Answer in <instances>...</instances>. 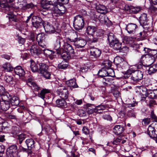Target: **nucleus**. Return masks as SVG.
I'll return each mask as SVG.
<instances>
[{"label":"nucleus","instance_id":"obj_1","mask_svg":"<svg viewBox=\"0 0 157 157\" xmlns=\"http://www.w3.org/2000/svg\"><path fill=\"white\" fill-rule=\"evenodd\" d=\"M77 35L73 33L68 40L71 42H74L75 45L78 48H82L86 44V41L83 39L77 37Z\"/></svg>","mask_w":157,"mask_h":157},{"label":"nucleus","instance_id":"obj_2","mask_svg":"<svg viewBox=\"0 0 157 157\" xmlns=\"http://www.w3.org/2000/svg\"><path fill=\"white\" fill-rule=\"evenodd\" d=\"M54 37L53 40V46L54 49L56 51L57 53H60L61 41L62 40V38L60 34L57 32H56L53 35Z\"/></svg>","mask_w":157,"mask_h":157},{"label":"nucleus","instance_id":"obj_3","mask_svg":"<svg viewBox=\"0 0 157 157\" xmlns=\"http://www.w3.org/2000/svg\"><path fill=\"white\" fill-rule=\"evenodd\" d=\"M73 25L76 30L82 29L84 26V22L82 16L78 15L74 17Z\"/></svg>","mask_w":157,"mask_h":157},{"label":"nucleus","instance_id":"obj_4","mask_svg":"<svg viewBox=\"0 0 157 157\" xmlns=\"http://www.w3.org/2000/svg\"><path fill=\"white\" fill-rule=\"evenodd\" d=\"M39 66L38 71L46 79H49L51 75L48 71V66L45 64L42 63H39Z\"/></svg>","mask_w":157,"mask_h":157},{"label":"nucleus","instance_id":"obj_5","mask_svg":"<svg viewBox=\"0 0 157 157\" xmlns=\"http://www.w3.org/2000/svg\"><path fill=\"white\" fill-rule=\"evenodd\" d=\"M57 93L62 99H66L68 98L69 93L68 90L64 86H59L58 87Z\"/></svg>","mask_w":157,"mask_h":157},{"label":"nucleus","instance_id":"obj_6","mask_svg":"<svg viewBox=\"0 0 157 157\" xmlns=\"http://www.w3.org/2000/svg\"><path fill=\"white\" fill-rule=\"evenodd\" d=\"M31 21L32 25L36 28H38L42 26L44 23V22L41 18L35 16H33Z\"/></svg>","mask_w":157,"mask_h":157},{"label":"nucleus","instance_id":"obj_7","mask_svg":"<svg viewBox=\"0 0 157 157\" xmlns=\"http://www.w3.org/2000/svg\"><path fill=\"white\" fill-rule=\"evenodd\" d=\"M143 77V73L141 71L138 70L133 71L131 78L133 81L138 82L141 80Z\"/></svg>","mask_w":157,"mask_h":157},{"label":"nucleus","instance_id":"obj_8","mask_svg":"<svg viewBox=\"0 0 157 157\" xmlns=\"http://www.w3.org/2000/svg\"><path fill=\"white\" fill-rule=\"evenodd\" d=\"M17 147L15 145L10 146L7 149V155L9 157H14L17 155Z\"/></svg>","mask_w":157,"mask_h":157},{"label":"nucleus","instance_id":"obj_9","mask_svg":"<svg viewBox=\"0 0 157 157\" xmlns=\"http://www.w3.org/2000/svg\"><path fill=\"white\" fill-rule=\"evenodd\" d=\"M37 41L40 46L43 48L46 47L44 43L45 42V36L44 33H39L37 35L36 38Z\"/></svg>","mask_w":157,"mask_h":157},{"label":"nucleus","instance_id":"obj_10","mask_svg":"<svg viewBox=\"0 0 157 157\" xmlns=\"http://www.w3.org/2000/svg\"><path fill=\"white\" fill-rule=\"evenodd\" d=\"M147 132L151 138L153 139L157 137V131L152 125L149 126Z\"/></svg>","mask_w":157,"mask_h":157},{"label":"nucleus","instance_id":"obj_11","mask_svg":"<svg viewBox=\"0 0 157 157\" xmlns=\"http://www.w3.org/2000/svg\"><path fill=\"white\" fill-rule=\"evenodd\" d=\"M30 50L32 56H38L41 53V49L36 45H32Z\"/></svg>","mask_w":157,"mask_h":157},{"label":"nucleus","instance_id":"obj_12","mask_svg":"<svg viewBox=\"0 0 157 157\" xmlns=\"http://www.w3.org/2000/svg\"><path fill=\"white\" fill-rule=\"evenodd\" d=\"M40 6L43 8V9L47 10L48 9L51 10L50 9L54 7V5L51 4V2L47 1L46 0H40Z\"/></svg>","mask_w":157,"mask_h":157},{"label":"nucleus","instance_id":"obj_13","mask_svg":"<svg viewBox=\"0 0 157 157\" xmlns=\"http://www.w3.org/2000/svg\"><path fill=\"white\" fill-rule=\"evenodd\" d=\"M137 28V26L136 24L130 23L126 25V29L129 33L134 34Z\"/></svg>","mask_w":157,"mask_h":157},{"label":"nucleus","instance_id":"obj_14","mask_svg":"<svg viewBox=\"0 0 157 157\" xmlns=\"http://www.w3.org/2000/svg\"><path fill=\"white\" fill-rule=\"evenodd\" d=\"M90 51L91 55L96 58L99 57L101 54L100 50L94 47H91L90 49Z\"/></svg>","mask_w":157,"mask_h":157},{"label":"nucleus","instance_id":"obj_15","mask_svg":"<svg viewBox=\"0 0 157 157\" xmlns=\"http://www.w3.org/2000/svg\"><path fill=\"white\" fill-rule=\"evenodd\" d=\"M27 84L32 88H33L35 90H38L40 89V87L37 84L34 82L31 78H29L27 81Z\"/></svg>","mask_w":157,"mask_h":157},{"label":"nucleus","instance_id":"obj_16","mask_svg":"<svg viewBox=\"0 0 157 157\" xmlns=\"http://www.w3.org/2000/svg\"><path fill=\"white\" fill-rule=\"evenodd\" d=\"M60 52L57 54L61 55L62 58L65 60H69L73 56L74 54H70L69 52L63 51L62 49L60 50Z\"/></svg>","mask_w":157,"mask_h":157},{"label":"nucleus","instance_id":"obj_17","mask_svg":"<svg viewBox=\"0 0 157 157\" xmlns=\"http://www.w3.org/2000/svg\"><path fill=\"white\" fill-rule=\"evenodd\" d=\"M109 44L110 47L113 48L115 50H118L121 47V44L117 39L112 42H110Z\"/></svg>","mask_w":157,"mask_h":157},{"label":"nucleus","instance_id":"obj_18","mask_svg":"<svg viewBox=\"0 0 157 157\" xmlns=\"http://www.w3.org/2000/svg\"><path fill=\"white\" fill-rule=\"evenodd\" d=\"M124 131L123 127L118 125H115L113 129L114 133L117 135L121 134Z\"/></svg>","mask_w":157,"mask_h":157},{"label":"nucleus","instance_id":"obj_19","mask_svg":"<svg viewBox=\"0 0 157 157\" xmlns=\"http://www.w3.org/2000/svg\"><path fill=\"white\" fill-rule=\"evenodd\" d=\"M46 31L55 33V31L54 29V27L52 25L48 22H44L43 25Z\"/></svg>","mask_w":157,"mask_h":157},{"label":"nucleus","instance_id":"obj_20","mask_svg":"<svg viewBox=\"0 0 157 157\" xmlns=\"http://www.w3.org/2000/svg\"><path fill=\"white\" fill-rule=\"evenodd\" d=\"M57 6H54V7H52V8L50 9L51 10L53 11L52 14L53 16L58 17L62 15L64 13L63 12H62L58 8Z\"/></svg>","mask_w":157,"mask_h":157},{"label":"nucleus","instance_id":"obj_21","mask_svg":"<svg viewBox=\"0 0 157 157\" xmlns=\"http://www.w3.org/2000/svg\"><path fill=\"white\" fill-rule=\"evenodd\" d=\"M61 49L63 51L70 53V54H74V49L72 46L68 43H65L63 48Z\"/></svg>","mask_w":157,"mask_h":157},{"label":"nucleus","instance_id":"obj_22","mask_svg":"<svg viewBox=\"0 0 157 157\" xmlns=\"http://www.w3.org/2000/svg\"><path fill=\"white\" fill-rule=\"evenodd\" d=\"M10 106V103L8 101H2L0 103V109L3 111L7 110Z\"/></svg>","mask_w":157,"mask_h":157},{"label":"nucleus","instance_id":"obj_23","mask_svg":"<svg viewBox=\"0 0 157 157\" xmlns=\"http://www.w3.org/2000/svg\"><path fill=\"white\" fill-rule=\"evenodd\" d=\"M15 73L20 77L23 76L25 74V72L23 69L20 66L16 67L14 69Z\"/></svg>","mask_w":157,"mask_h":157},{"label":"nucleus","instance_id":"obj_24","mask_svg":"<svg viewBox=\"0 0 157 157\" xmlns=\"http://www.w3.org/2000/svg\"><path fill=\"white\" fill-rule=\"evenodd\" d=\"M147 96L151 98H157V90H147Z\"/></svg>","mask_w":157,"mask_h":157},{"label":"nucleus","instance_id":"obj_25","mask_svg":"<svg viewBox=\"0 0 157 157\" xmlns=\"http://www.w3.org/2000/svg\"><path fill=\"white\" fill-rule=\"evenodd\" d=\"M25 143L29 150H31L34 148V141L32 139H28L25 141Z\"/></svg>","mask_w":157,"mask_h":157},{"label":"nucleus","instance_id":"obj_26","mask_svg":"<svg viewBox=\"0 0 157 157\" xmlns=\"http://www.w3.org/2000/svg\"><path fill=\"white\" fill-rule=\"evenodd\" d=\"M26 3V2L25 0H18L17 4L19 6L17 7L13 6V7L16 9L20 8L23 10H25Z\"/></svg>","mask_w":157,"mask_h":157},{"label":"nucleus","instance_id":"obj_27","mask_svg":"<svg viewBox=\"0 0 157 157\" xmlns=\"http://www.w3.org/2000/svg\"><path fill=\"white\" fill-rule=\"evenodd\" d=\"M96 9L98 12L102 14H105L107 12L106 7L101 5H98L96 6Z\"/></svg>","mask_w":157,"mask_h":157},{"label":"nucleus","instance_id":"obj_28","mask_svg":"<svg viewBox=\"0 0 157 157\" xmlns=\"http://www.w3.org/2000/svg\"><path fill=\"white\" fill-rule=\"evenodd\" d=\"M140 24L144 25L147 24V14L145 13L142 14L140 17Z\"/></svg>","mask_w":157,"mask_h":157},{"label":"nucleus","instance_id":"obj_29","mask_svg":"<svg viewBox=\"0 0 157 157\" xmlns=\"http://www.w3.org/2000/svg\"><path fill=\"white\" fill-rule=\"evenodd\" d=\"M66 84L68 86L72 87L73 88L78 87L76 84L75 80V79H71L67 81Z\"/></svg>","mask_w":157,"mask_h":157},{"label":"nucleus","instance_id":"obj_30","mask_svg":"<svg viewBox=\"0 0 157 157\" xmlns=\"http://www.w3.org/2000/svg\"><path fill=\"white\" fill-rule=\"evenodd\" d=\"M96 28L92 26H89L86 28V32L88 34L92 36L96 31Z\"/></svg>","mask_w":157,"mask_h":157},{"label":"nucleus","instance_id":"obj_31","mask_svg":"<svg viewBox=\"0 0 157 157\" xmlns=\"http://www.w3.org/2000/svg\"><path fill=\"white\" fill-rule=\"evenodd\" d=\"M65 100L61 98L57 99L56 102V105L58 107H64L66 105V102Z\"/></svg>","mask_w":157,"mask_h":157},{"label":"nucleus","instance_id":"obj_32","mask_svg":"<svg viewBox=\"0 0 157 157\" xmlns=\"http://www.w3.org/2000/svg\"><path fill=\"white\" fill-rule=\"evenodd\" d=\"M9 102L12 106H14L18 105L20 103L18 98L16 97H11Z\"/></svg>","mask_w":157,"mask_h":157},{"label":"nucleus","instance_id":"obj_33","mask_svg":"<svg viewBox=\"0 0 157 157\" xmlns=\"http://www.w3.org/2000/svg\"><path fill=\"white\" fill-rule=\"evenodd\" d=\"M50 91L49 90L46 89H43L38 94V96L43 99H44L46 94L49 93Z\"/></svg>","mask_w":157,"mask_h":157},{"label":"nucleus","instance_id":"obj_34","mask_svg":"<svg viewBox=\"0 0 157 157\" xmlns=\"http://www.w3.org/2000/svg\"><path fill=\"white\" fill-rule=\"evenodd\" d=\"M115 61L117 65H120V66L123 65V63H125V61L123 58L118 56L115 58Z\"/></svg>","mask_w":157,"mask_h":157},{"label":"nucleus","instance_id":"obj_35","mask_svg":"<svg viewBox=\"0 0 157 157\" xmlns=\"http://www.w3.org/2000/svg\"><path fill=\"white\" fill-rule=\"evenodd\" d=\"M112 62L108 60H104L102 63V65L104 67L102 68L104 69H108L110 68L111 66Z\"/></svg>","mask_w":157,"mask_h":157},{"label":"nucleus","instance_id":"obj_36","mask_svg":"<svg viewBox=\"0 0 157 157\" xmlns=\"http://www.w3.org/2000/svg\"><path fill=\"white\" fill-rule=\"evenodd\" d=\"M30 68L33 72H36L39 70V67L38 65L34 61L31 60Z\"/></svg>","mask_w":157,"mask_h":157},{"label":"nucleus","instance_id":"obj_37","mask_svg":"<svg viewBox=\"0 0 157 157\" xmlns=\"http://www.w3.org/2000/svg\"><path fill=\"white\" fill-rule=\"evenodd\" d=\"M157 71V64H153L151 66L148 70L149 74L151 75L155 73Z\"/></svg>","mask_w":157,"mask_h":157},{"label":"nucleus","instance_id":"obj_38","mask_svg":"<svg viewBox=\"0 0 157 157\" xmlns=\"http://www.w3.org/2000/svg\"><path fill=\"white\" fill-rule=\"evenodd\" d=\"M108 72L109 71H107L105 69H104V68H102V70L99 71L98 74L101 77H105L107 76H108Z\"/></svg>","mask_w":157,"mask_h":157},{"label":"nucleus","instance_id":"obj_39","mask_svg":"<svg viewBox=\"0 0 157 157\" xmlns=\"http://www.w3.org/2000/svg\"><path fill=\"white\" fill-rule=\"evenodd\" d=\"M144 50L146 53L152 56L155 55L157 53V51L155 49L151 50L148 48H144Z\"/></svg>","mask_w":157,"mask_h":157},{"label":"nucleus","instance_id":"obj_40","mask_svg":"<svg viewBox=\"0 0 157 157\" xmlns=\"http://www.w3.org/2000/svg\"><path fill=\"white\" fill-rule=\"evenodd\" d=\"M99 20L100 22L106 25H107L108 22L109 21L107 18H105V15L99 16Z\"/></svg>","mask_w":157,"mask_h":157},{"label":"nucleus","instance_id":"obj_41","mask_svg":"<svg viewBox=\"0 0 157 157\" xmlns=\"http://www.w3.org/2000/svg\"><path fill=\"white\" fill-rule=\"evenodd\" d=\"M3 68L8 71H13V67L10 63H6L3 66Z\"/></svg>","mask_w":157,"mask_h":157},{"label":"nucleus","instance_id":"obj_42","mask_svg":"<svg viewBox=\"0 0 157 157\" xmlns=\"http://www.w3.org/2000/svg\"><path fill=\"white\" fill-rule=\"evenodd\" d=\"M4 80L6 82L10 83V84H13L14 82L13 77L11 76L6 75L4 77Z\"/></svg>","mask_w":157,"mask_h":157},{"label":"nucleus","instance_id":"obj_43","mask_svg":"<svg viewBox=\"0 0 157 157\" xmlns=\"http://www.w3.org/2000/svg\"><path fill=\"white\" fill-rule=\"evenodd\" d=\"M0 6L2 8H6V10L7 11L10 10L12 8V7L10 6L8 3L5 2L0 3Z\"/></svg>","mask_w":157,"mask_h":157},{"label":"nucleus","instance_id":"obj_44","mask_svg":"<svg viewBox=\"0 0 157 157\" xmlns=\"http://www.w3.org/2000/svg\"><path fill=\"white\" fill-rule=\"evenodd\" d=\"M130 9L132 12L134 14L138 13L141 9L140 6L134 7L133 6H131Z\"/></svg>","mask_w":157,"mask_h":157},{"label":"nucleus","instance_id":"obj_45","mask_svg":"<svg viewBox=\"0 0 157 157\" xmlns=\"http://www.w3.org/2000/svg\"><path fill=\"white\" fill-rule=\"evenodd\" d=\"M116 39H117V38L115 37V36L113 33H109L108 36V40L109 43L110 42H112L115 40Z\"/></svg>","mask_w":157,"mask_h":157},{"label":"nucleus","instance_id":"obj_46","mask_svg":"<svg viewBox=\"0 0 157 157\" xmlns=\"http://www.w3.org/2000/svg\"><path fill=\"white\" fill-rule=\"evenodd\" d=\"M111 92L114 96L116 98H119L120 97V94L119 92L116 89H112Z\"/></svg>","mask_w":157,"mask_h":157},{"label":"nucleus","instance_id":"obj_47","mask_svg":"<svg viewBox=\"0 0 157 157\" xmlns=\"http://www.w3.org/2000/svg\"><path fill=\"white\" fill-rule=\"evenodd\" d=\"M2 96V99L4 100V101H10L11 97L10 96V95L8 93H4Z\"/></svg>","mask_w":157,"mask_h":157},{"label":"nucleus","instance_id":"obj_48","mask_svg":"<svg viewBox=\"0 0 157 157\" xmlns=\"http://www.w3.org/2000/svg\"><path fill=\"white\" fill-rule=\"evenodd\" d=\"M109 77V76H107L103 78L105 81L108 83V85H110L113 83V79Z\"/></svg>","mask_w":157,"mask_h":157},{"label":"nucleus","instance_id":"obj_49","mask_svg":"<svg viewBox=\"0 0 157 157\" xmlns=\"http://www.w3.org/2000/svg\"><path fill=\"white\" fill-rule=\"evenodd\" d=\"M107 107L106 105H101L95 107L96 113L98 112V111L101 110H103Z\"/></svg>","mask_w":157,"mask_h":157},{"label":"nucleus","instance_id":"obj_50","mask_svg":"<svg viewBox=\"0 0 157 157\" xmlns=\"http://www.w3.org/2000/svg\"><path fill=\"white\" fill-rule=\"evenodd\" d=\"M25 138V135L23 134H20L18 136V139L19 140V143L20 144H21Z\"/></svg>","mask_w":157,"mask_h":157},{"label":"nucleus","instance_id":"obj_51","mask_svg":"<svg viewBox=\"0 0 157 157\" xmlns=\"http://www.w3.org/2000/svg\"><path fill=\"white\" fill-rule=\"evenodd\" d=\"M64 62H62L58 64V67L61 69H64L67 68L68 66L67 64L64 63Z\"/></svg>","mask_w":157,"mask_h":157},{"label":"nucleus","instance_id":"obj_52","mask_svg":"<svg viewBox=\"0 0 157 157\" xmlns=\"http://www.w3.org/2000/svg\"><path fill=\"white\" fill-rule=\"evenodd\" d=\"M134 71L131 69H129L127 70L124 75L125 78L126 79L127 78H128L130 75H131L132 76V74Z\"/></svg>","mask_w":157,"mask_h":157},{"label":"nucleus","instance_id":"obj_53","mask_svg":"<svg viewBox=\"0 0 157 157\" xmlns=\"http://www.w3.org/2000/svg\"><path fill=\"white\" fill-rule=\"evenodd\" d=\"M78 114L80 117H83L86 115V112L82 109H79L78 110Z\"/></svg>","mask_w":157,"mask_h":157},{"label":"nucleus","instance_id":"obj_54","mask_svg":"<svg viewBox=\"0 0 157 157\" xmlns=\"http://www.w3.org/2000/svg\"><path fill=\"white\" fill-rule=\"evenodd\" d=\"M82 131L83 133L86 135H88L90 132V130L86 126H84L83 127Z\"/></svg>","mask_w":157,"mask_h":157},{"label":"nucleus","instance_id":"obj_55","mask_svg":"<svg viewBox=\"0 0 157 157\" xmlns=\"http://www.w3.org/2000/svg\"><path fill=\"white\" fill-rule=\"evenodd\" d=\"M95 110V108H92V109L88 108L86 109V111L88 114H91L94 112L96 113V111Z\"/></svg>","mask_w":157,"mask_h":157},{"label":"nucleus","instance_id":"obj_56","mask_svg":"<svg viewBox=\"0 0 157 157\" xmlns=\"http://www.w3.org/2000/svg\"><path fill=\"white\" fill-rule=\"evenodd\" d=\"M121 140L119 138H117L115 140H114L112 142L110 143V144H112L114 145H118L119 142L121 141ZM110 143H108L107 145L109 146H110Z\"/></svg>","mask_w":157,"mask_h":157},{"label":"nucleus","instance_id":"obj_57","mask_svg":"<svg viewBox=\"0 0 157 157\" xmlns=\"http://www.w3.org/2000/svg\"><path fill=\"white\" fill-rule=\"evenodd\" d=\"M107 71H109L108 76L110 77H113L114 75V71L112 69H107Z\"/></svg>","mask_w":157,"mask_h":157},{"label":"nucleus","instance_id":"obj_58","mask_svg":"<svg viewBox=\"0 0 157 157\" xmlns=\"http://www.w3.org/2000/svg\"><path fill=\"white\" fill-rule=\"evenodd\" d=\"M128 116L135 117L136 113L133 110H130L128 111Z\"/></svg>","mask_w":157,"mask_h":157},{"label":"nucleus","instance_id":"obj_59","mask_svg":"<svg viewBox=\"0 0 157 157\" xmlns=\"http://www.w3.org/2000/svg\"><path fill=\"white\" fill-rule=\"evenodd\" d=\"M20 148L21 151H22L23 152H27L28 155L31 154V151L29 150H28L26 149L25 148L22 147H20Z\"/></svg>","mask_w":157,"mask_h":157},{"label":"nucleus","instance_id":"obj_60","mask_svg":"<svg viewBox=\"0 0 157 157\" xmlns=\"http://www.w3.org/2000/svg\"><path fill=\"white\" fill-rule=\"evenodd\" d=\"M17 40L19 44H23L25 42V39L21 37V36H18L17 38Z\"/></svg>","mask_w":157,"mask_h":157},{"label":"nucleus","instance_id":"obj_61","mask_svg":"<svg viewBox=\"0 0 157 157\" xmlns=\"http://www.w3.org/2000/svg\"><path fill=\"white\" fill-rule=\"evenodd\" d=\"M36 5H34L32 3H30L29 4H27L25 6V9L29 8H32L35 6H36Z\"/></svg>","mask_w":157,"mask_h":157},{"label":"nucleus","instance_id":"obj_62","mask_svg":"<svg viewBox=\"0 0 157 157\" xmlns=\"http://www.w3.org/2000/svg\"><path fill=\"white\" fill-rule=\"evenodd\" d=\"M104 119L105 120L111 121L112 120L111 117L109 115H105L103 116Z\"/></svg>","mask_w":157,"mask_h":157},{"label":"nucleus","instance_id":"obj_63","mask_svg":"<svg viewBox=\"0 0 157 157\" xmlns=\"http://www.w3.org/2000/svg\"><path fill=\"white\" fill-rule=\"evenodd\" d=\"M151 121L150 119L149 118H146L144 119L142 121L144 123V124L145 125H147L149 124Z\"/></svg>","mask_w":157,"mask_h":157},{"label":"nucleus","instance_id":"obj_64","mask_svg":"<svg viewBox=\"0 0 157 157\" xmlns=\"http://www.w3.org/2000/svg\"><path fill=\"white\" fill-rule=\"evenodd\" d=\"M44 128L46 131L48 132L51 131V130H52L51 127L49 125H46L44 127Z\"/></svg>","mask_w":157,"mask_h":157}]
</instances>
